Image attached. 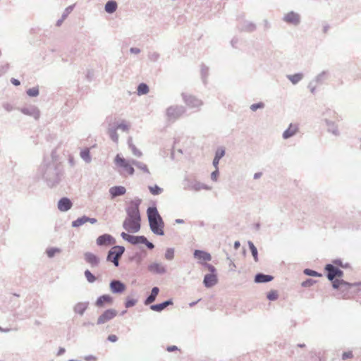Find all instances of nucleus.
Instances as JSON below:
<instances>
[{
  "mask_svg": "<svg viewBox=\"0 0 361 361\" xmlns=\"http://www.w3.org/2000/svg\"><path fill=\"white\" fill-rule=\"evenodd\" d=\"M26 93L30 97H37L39 95V89L38 87H32L30 88L26 91Z\"/></svg>",
  "mask_w": 361,
  "mask_h": 361,
  "instance_id": "864d4df0",
  "label": "nucleus"
},
{
  "mask_svg": "<svg viewBox=\"0 0 361 361\" xmlns=\"http://www.w3.org/2000/svg\"><path fill=\"white\" fill-rule=\"evenodd\" d=\"M329 78V72L327 71H323L319 74H317L313 80L312 82H314L318 85H321L324 83V82L327 80Z\"/></svg>",
  "mask_w": 361,
  "mask_h": 361,
  "instance_id": "7c9ffc66",
  "label": "nucleus"
},
{
  "mask_svg": "<svg viewBox=\"0 0 361 361\" xmlns=\"http://www.w3.org/2000/svg\"><path fill=\"white\" fill-rule=\"evenodd\" d=\"M255 29L256 25L253 23L249 21H245L243 25L239 28L240 31L248 32H252L255 31Z\"/></svg>",
  "mask_w": 361,
  "mask_h": 361,
  "instance_id": "72a5a7b5",
  "label": "nucleus"
},
{
  "mask_svg": "<svg viewBox=\"0 0 361 361\" xmlns=\"http://www.w3.org/2000/svg\"><path fill=\"white\" fill-rule=\"evenodd\" d=\"M137 91L138 95H143L147 94L149 90L148 85L146 83L142 82L138 85Z\"/></svg>",
  "mask_w": 361,
  "mask_h": 361,
  "instance_id": "ea45409f",
  "label": "nucleus"
},
{
  "mask_svg": "<svg viewBox=\"0 0 361 361\" xmlns=\"http://www.w3.org/2000/svg\"><path fill=\"white\" fill-rule=\"evenodd\" d=\"M130 163L132 165L136 166L137 168H138L139 169L142 170L143 172L145 173H149V171L148 170V168L147 166V165L141 161H138L137 160H135V159H131L130 160Z\"/></svg>",
  "mask_w": 361,
  "mask_h": 361,
  "instance_id": "4c0bfd02",
  "label": "nucleus"
},
{
  "mask_svg": "<svg viewBox=\"0 0 361 361\" xmlns=\"http://www.w3.org/2000/svg\"><path fill=\"white\" fill-rule=\"evenodd\" d=\"M333 264H336L340 267H342V268H347L348 267L349 264L348 263L346 264H343L342 262V260L341 259H336L334 260H333Z\"/></svg>",
  "mask_w": 361,
  "mask_h": 361,
  "instance_id": "bf43d9fd",
  "label": "nucleus"
},
{
  "mask_svg": "<svg viewBox=\"0 0 361 361\" xmlns=\"http://www.w3.org/2000/svg\"><path fill=\"white\" fill-rule=\"evenodd\" d=\"M304 75L302 73H298L293 75H288L287 78L292 82L293 85L298 84L302 80Z\"/></svg>",
  "mask_w": 361,
  "mask_h": 361,
  "instance_id": "c9c22d12",
  "label": "nucleus"
},
{
  "mask_svg": "<svg viewBox=\"0 0 361 361\" xmlns=\"http://www.w3.org/2000/svg\"><path fill=\"white\" fill-rule=\"evenodd\" d=\"M118 5L116 1L114 0L108 1L104 6L105 11L108 13H113L117 9Z\"/></svg>",
  "mask_w": 361,
  "mask_h": 361,
  "instance_id": "473e14b6",
  "label": "nucleus"
},
{
  "mask_svg": "<svg viewBox=\"0 0 361 361\" xmlns=\"http://www.w3.org/2000/svg\"><path fill=\"white\" fill-rule=\"evenodd\" d=\"M186 111L183 106H171L166 109V116L169 121H174L179 118Z\"/></svg>",
  "mask_w": 361,
  "mask_h": 361,
  "instance_id": "0eeeda50",
  "label": "nucleus"
},
{
  "mask_svg": "<svg viewBox=\"0 0 361 361\" xmlns=\"http://www.w3.org/2000/svg\"><path fill=\"white\" fill-rule=\"evenodd\" d=\"M159 293V288L157 286L153 287L151 290L150 294L145 300L144 304L145 305H151L152 303H153L155 301Z\"/></svg>",
  "mask_w": 361,
  "mask_h": 361,
  "instance_id": "bb28decb",
  "label": "nucleus"
},
{
  "mask_svg": "<svg viewBox=\"0 0 361 361\" xmlns=\"http://www.w3.org/2000/svg\"><path fill=\"white\" fill-rule=\"evenodd\" d=\"M123 228L129 233H137L141 228V221L135 219H125Z\"/></svg>",
  "mask_w": 361,
  "mask_h": 361,
  "instance_id": "1a4fd4ad",
  "label": "nucleus"
},
{
  "mask_svg": "<svg viewBox=\"0 0 361 361\" xmlns=\"http://www.w3.org/2000/svg\"><path fill=\"white\" fill-rule=\"evenodd\" d=\"M109 288L114 294H121L126 289V284L120 280L113 279L109 283Z\"/></svg>",
  "mask_w": 361,
  "mask_h": 361,
  "instance_id": "9b49d317",
  "label": "nucleus"
},
{
  "mask_svg": "<svg viewBox=\"0 0 361 361\" xmlns=\"http://www.w3.org/2000/svg\"><path fill=\"white\" fill-rule=\"evenodd\" d=\"M80 157L86 162L90 163L92 161V158L90 156V149L88 148H85L82 149L80 153Z\"/></svg>",
  "mask_w": 361,
  "mask_h": 361,
  "instance_id": "58836bf2",
  "label": "nucleus"
},
{
  "mask_svg": "<svg viewBox=\"0 0 361 361\" xmlns=\"http://www.w3.org/2000/svg\"><path fill=\"white\" fill-rule=\"evenodd\" d=\"M3 108L8 112H11L14 109V107L10 103H4Z\"/></svg>",
  "mask_w": 361,
  "mask_h": 361,
  "instance_id": "0e129e2a",
  "label": "nucleus"
},
{
  "mask_svg": "<svg viewBox=\"0 0 361 361\" xmlns=\"http://www.w3.org/2000/svg\"><path fill=\"white\" fill-rule=\"evenodd\" d=\"M317 85H317L316 83H314V82H312V80L309 82L307 87L310 89V91L312 94H315Z\"/></svg>",
  "mask_w": 361,
  "mask_h": 361,
  "instance_id": "052dcab7",
  "label": "nucleus"
},
{
  "mask_svg": "<svg viewBox=\"0 0 361 361\" xmlns=\"http://www.w3.org/2000/svg\"><path fill=\"white\" fill-rule=\"evenodd\" d=\"M225 155V149L224 147H219L215 152V156L213 159L212 164L217 169L220 159Z\"/></svg>",
  "mask_w": 361,
  "mask_h": 361,
  "instance_id": "2f4dec72",
  "label": "nucleus"
},
{
  "mask_svg": "<svg viewBox=\"0 0 361 361\" xmlns=\"http://www.w3.org/2000/svg\"><path fill=\"white\" fill-rule=\"evenodd\" d=\"M23 114L33 117L35 119H38L40 116L39 110L35 106H25L18 109Z\"/></svg>",
  "mask_w": 361,
  "mask_h": 361,
  "instance_id": "dca6fc26",
  "label": "nucleus"
},
{
  "mask_svg": "<svg viewBox=\"0 0 361 361\" xmlns=\"http://www.w3.org/2000/svg\"><path fill=\"white\" fill-rule=\"evenodd\" d=\"M324 270L326 272L327 279L331 281L332 283L333 281L336 280V278H341L343 276V271L332 264H326Z\"/></svg>",
  "mask_w": 361,
  "mask_h": 361,
  "instance_id": "6e6552de",
  "label": "nucleus"
},
{
  "mask_svg": "<svg viewBox=\"0 0 361 361\" xmlns=\"http://www.w3.org/2000/svg\"><path fill=\"white\" fill-rule=\"evenodd\" d=\"M278 293L276 290H271L267 293V298L271 301L276 300L278 298Z\"/></svg>",
  "mask_w": 361,
  "mask_h": 361,
  "instance_id": "13d9d810",
  "label": "nucleus"
},
{
  "mask_svg": "<svg viewBox=\"0 0 361 361\" xmlns=\"http://www.w3.org/2000/svg\"><path fill=\"white\" fill-rule=\"evenodd\" d=\"M209 74V68L202 64L201 66V76L204 83H206V79Z\"/></svg>",
  "mask_w": 361,
  "mask_h": 361,
  "instance_id": "49530a36",
  "label": "nucleus"
},
{
  "mask_svg": "<svg viewBox=\"0 0 361 361\" xmlns=\"http://www.w3.org/2000/svg\"><path fill=\"white\" fill-rule=\"evenodd\" d=\"M116 243V239L110 234H103L97 238V244L99 246L114 245Z\"/></svg>",
  "mask_w": 361,
  "mask_h": 361,
  "instance_id": "a211bd4d",
  "label": "nucleus"
},
{
  "mask_svg": "<svg viewBox=\"0 0 361 361\" xmlns=\"http://www.w3.org/2000/svg\"><path fill=\"white\" fill-rule=\"evenodd\" d=\"M128 145L129 148L131 149L133 155H135V157H141L142 156V152L140 150H139L135 147V145L133 143V140H132L131 137L128 138Z\"/></svg>",
  "mask_w": 361,
  "mask_h": 361,
  "instance_id": "e433bc0d",
  "label": "nucleus"
},
{
  "mask_svg": "<svg viewBox=\"0 0 361 361\" xmlns=\"http://www.w3.org/2000/svg\"><path fill=\"white\" fill-rule=\"evenodd\" d=\"M137 300L127 297L125 302V307L126 308H130L136 305Z\"/></svg>",
  "mask_w": 361,
  "mask_h": 361,
  "instance_id": "de8ad7c7",
  "label": "nucleus"
},
{
  "mask_svg": "<svg viewBox=\"0 0 361 361\" xmlns=\"http://www.w3.org/2000/svg\"><path fill=\"white\" fill-rule=\"evenodd\" d=\"M61 250L57 247H50L46 250V253L49 258L54 257L56 253H59Z\"/></svg>",
  "mask_w": 361,
  "mask_h": 361,
  "instance_id": "09e8293b",
  "label": "nucleus"
},
{
  "mask_svg": "<svg viewBox=\"0 0 361 361\" xmlns=\"http://www.w3.org/2000/svg\"><path fill=\"white\" fill-rule=\"evenodd\" d=\"M54 152L51 153V159L44 160L42 166V173L44 180L49 187H54L59 183L63 176L61 165L54 158Z\"/></svg>",
  "mask_w": 361,
  "mask_h": 361,
  "instance_id": "f257e3e1",
  "label": "nucleus"
},
{
  "mask_svg": "<svg viewBox=\"0 0 361 361\" xmlns=\"http://www.w3.org/2000/svg\"><path fill=\"white\" fill-rule=\"evenodd\" d=\"M173 305L172 299H169L159 304H154L150 305V309L153 311L161 312L168 306Z\"/></svg>",
  "mask_w": 361,
  "mask_h": 361,
  "instance_id": "b1692460",
  "label": "nucleus"
},
{
  "mask_svg": "<svg viewBox=\"0 0 361 361\" xmlns=\"http://www.w3.org/2000/svg\"><path fill=\"white\" fill-rule=\"evenodd\" d=\"M113 301V298L111 295L105 294L97 298L95 305L99 307H104L106 303L112 304Z\"/></svg>",
  "mask_w": 361,
  "mask_h": 361,
  "instance_id": "393cba45",
  "label": "nucleus"
},
{
  "mask_svg": "<svg viewBox=\"0 0 361 361\" xmlns=\"http://www.w3.org/2000/svg\"><path fill=\"white\" fill-rule=\"evenodd\" d=\"M73 203L68 197H62L58 202V209L61 212H67L71 209Z\"/></svg>",
  "mask_w": 361,
  "mask_h": 361,
  "instance_id": "4be33fe9",
  "label": "nucleus"
},
{
  "mask_svg": "<svg viewBox=\"0 0 361 361\" xmlns=\"http://www.w3.org/2000/svg\"><path fill=\"white\" fill-rule=\"evenodd\" d=\"M88 306V302H80L75 305L73 307V311L75 313L82 316L87 309Z\"/></svg>",
  "mask_w": 361,
  "mask_h": 361,
  "instance_id": "c85d7f7f",
  "label": "nucleus"
},
{
  "mask_svg": "<svg viewBox=\"0 0 361 361\" xmlns=\"http://www.w3.org/2000/svg\"><path fill=\"white\" fill-rule=\"evenodd\" d=\"M325 123L327 126L328 132L332 133L335 136H338L340 135L338 126L334 121L325 119Z\"/></svg>",
  "mask_w": 361,
  "mask_h": 361,
  "instance_id": "c756f323",
  "label": "nucleus"
},
{
  "mask_svg": "<svg viewBox=\"0 0 361 361\" xmlns=\"http://www.w3.org/2000/svg\"><path fill=\"white\" fill-rule=\"evenodd\" d=\"M117 315V311L114 309L106 310L97 319L98 325L103 324L113 319Z\"/></svg>",
  "mask_w": 361,
  "mask_h": 361,
  "instance_id": "9d476101",
  "label": "nucleus"
},
{
  "mask_svg": "<svg viewBox=\"0 0 361 361\" xmlns=\"http://www.w3.org/2000/svg\"><path fill=\"white\" fill-rule=\"evenodd\" d=\"M84 259L92 268L98 267L100 263L99 257L90 252H86L84 254Z\"/></svg>",
  "mask_w": 361,
  "mask_h": 361,
  "instance_id": "f3484780",
  "label": "nucleus"
},
{
  "mask_svg": "<svg viewBox=\"0 0 361 361\" xmlns=\"http://www.w3.org/2000/svg\"><path fill=\"white\" fill-rule=\"evenodd\" d=\"M304 274L305 275H307V276H315V277H318V276H322V274H319L317 271L312 270V269H305L304 270Z\"/></svg>",
  "mask_w": 361,
  "mask_h": 361,
  "instance_id": "5fc2aeb1",
  "label": "nucleus"
},
{
  "mask_svg": "<svg viewBox=\"0 0 361 361\" xmlns=\"http://www.w3.org/2000/svg\"><path fill=\"white\" fill-rule=\"evenodd\" d=\"M121 236L124 240L131 245H137L139 244H144L149 250L154 248V245L152 242H149L144 235H132L127 233L122 232Z\"/></svg>",
  "mask_w": 361,
  "mask_h": 361,
  "instance_id": "7ed1b4c3",
  "label": "nucleus"
},
{
  "mask_svg": "<svg viewBox=\"0 0 361 361\" xmlns=\"http://www.w3.org/2000/svg\"><path fill=\"white\" fill-rule=\"evenodd\" d=\"M148 189L150 191V192L154 195H160L163 192V189L158 186L157 185L149 186Z\"/></svg>",
  "mask_w": 361,
  "mask_h": 361,
  "instance_id": "a18cd8bd",
  "label": "nucleus"
},
{
  "mask_svg": "<svg viewBox=\"0 0 361 361\" xmlns=\"http://www.w3.org/2000/svg\"><path fill=\"white\" fill-rule=\"evenodd\" d=\"M115 163L118 166L123 168L129 175L134 174L135 170L134 168L132 166L130 161H127L123 157H120L119 154H117L115 158Z\"/></svg>",
  "mask_w": 361,
  "mask_h": 361,
  "instance_id": "f8f14e48",
  "label": "nucleus"
},
{
  "mask_svg": "<svg viewBox=\"0 0 361 361\" xmlns=\"http://www.w3.org/2000/svg\"><path fill=\"white\" fill-rule=\"evenodd\" d=\"M248 245L251 251L252 255L255 262H258V251L254 243L251 241H248Z\"/></svg>",
  "mask_w": 361,
  "mask_h": 361,
  "instance_id": "37998d69",
  "label": "nucleus"
},
{
  "mask_svg": "<svg viewBox=\"0 0 361 361\" xmlns=\"http://www.w3.org/2000/svg\"><path fill=\"white\" fill-rule=\"evenodd\" d=\"M193 255L195 258L199 260V263L201 264L203 262H207L212 259L211 255L204 250H195Z\"/></svg>",
  "mask_w": 361,
  "mask_h": 361,
  "instance_id": "6ab92c4d",
  "label": "nucleus"
},
{
  "mask_svg": "<svg viewBox=\"0 0 361 361\" xmlns=\"http://www.w3.org/2000/svg\"><path fill=\"white\" fill-rule=\"evenodd\" d=\"M264 103L260 102H258V103H255V104H252L250 106V109L252 111H257V109H263L264 108Z\"/></svg>",
  "mask_w": 361,
  "mask_h": 361,
  "instance_id": "4d7b16f0",
  "label": "nucleus"
},
{
  "mask_svg": "<svg viewBox=\"0 0 361 361\" xmlns=\"http://www.w3.org/2000/svg\"><path fill=\"white\" fill-rule=\"evenodd\" d=\"M142 202L141 199L135 197L131 200L128 207L126 208L127 217L126 219H135L141 221L139 207Z\"/></svg>",
  "mask_w": 361,
  "mask_h": 361,
  "instance_id": "20e7f679",
  "label": "nucleus"
},
{
  "mask_svg": "<svg viewBox=\"0 0 361 361\" xmlns=\"http://www.w3.org/2000/svg\"><path fill=\"white\" fill-rule=\"evenodd\" d=\"M146 255V252H135L134 255L130 258L131 260L135 261L137 264H140Z\"/></svg>",
  "mask_w": 361,
  "mask_h": 361,
  "instance_id": "a19ab883",
  "label": "nucleus"
},
{
  "mask_svg": "<svg viewBox=\"0 0 361 361\" xmlns=\"http://www.w3.org/2000/svg\"><path fill=\"white\" fill-rule=\"evenodd\" d=\"M125 252V247L121 245H114L107 253L106 261L111 262L115 267L119 266V259Z\"/></svg>",
  "mask_w": 361,
  "mask_h": 361,
  "instance_id": "39448f33",
  "label": "nucleus"
},
{
  "mask_svg": "<svg viewBox=\"0 0 361 361\" xmlns=\"http://www.w3.org/2000/svg\"><path fill=\"white\" fill-rule=\"evenodd\" d=\"M148 270L155 274H164L166 272V267L157 262H153L148 266Z\"/></svg>",
  "mask_w": 361,
  "mask_h": 361,
  "instance_id": "412c9836",
  "label": "nucleus"
},
{
  "mask_svg": "<svg viewBox=\"0 0 361 361\" xmlns=\"http://www.w3.org/2000/svg\"><path fill=\"white\" fill-rule=\"evenodd\" d=\"M218 283L217 274H207L204 276L203 284L206 288H212Z\"/></svg>",
  "mask_w": 361,
  "mask_h": 361,
  "instance_id": "aec40b11",
  "label": "nucleus"
},
{
  "mask_svg": "<svg viewBox=\"0 0 361 361\" xmlns=\"http://www.w3.org/2000/svg\"><path fill=\"white\" fill-rule=\"evenodd\" d=\"M126 192V188L121 185L114 186L109 189V193L112 199L118 196L123 195Z\"/></svg>",
  "mask_w": 361,
  "mask_h": 361,
  "instance_id": "a878e982",
  "label": "nucleus"
},
{
  "mask_svg": "<svg viewBox=\"0 0 361 361\" xmlns=\"http://www.w3.org/2000/svg\"><path fill=\"white\" fill-rule=\"evenodd\" d=\"M298 131V126L296 124L290 123L288 128L283 133V138L287 140L294 136Z\"/></svg>",
  "mask_w": 361,
  "mask_h": 361,
  "instance_id": "5701e85b",
  "label": "nucleus"
},
{
  "mask_svg": "<svg viewBox=\"0 0 361 361\" xmlns=\"http://www.w3.org/2000/svg\"><path fill=\"white\" fill-rule=\"evenodd\" d=\"M117 128H116L115 126H109L108 128V133L111 138V140L114 142L115 143H117L118 142V135L117 133Z\"/></svg>",
  "mask_w": 361,
  "mask_h": 361,
  "instance_id": "f704fd0d",
  "label": "nucleus"
},
{
  "mask_svg": "<svg viewBox=\"0 0 361 361\" xmlns=\"http://www.w3.org/2000/svg\"><path fill=\"white\" fill-rule=\"evenodd\" d=\"M115 126L117 129H121L124 132H128L130 128V126L125 121H123L121 123Z\"/></svg>",
  "mask_w": 361,
  "mask_h": 361,
  "instance_id": "603ef678",
  "label": "nucleus"
},
{
  "mask_svg": "<svg viewBox=\"0 0 361 361\" xmlns=\"http://www.w3.org/2000/svg\"><path fill=\"white\" fill-rule=\"evenodd\" d=\"M202 267L209 271V274H216V268L211 264L207 262L202 263Z\"/></svg>",
  "mask_w": 361,
  "mask_h": 361,
  "instance_id": "3c124183",
  "label": "nucleus"
},
{
  "mask_svg": "<svg viewBox=\"0 0 361 361\" xmlns=\"http://www.w3.org/2000/svg\"><path fill=\"white\" fill-rule=\"evenodd\" d=\"M353 357V353L350 351L344 352L342 355L343 360H346L348 358H351Z\"/></svg>",
  "mask_w": 361,
  "mask_h": 361,
  "instance_id": "774afa93",
  "label": "nucleus"
},
{
  "mask_svg": "<svg viewBox=\"0 0 361 361\" xmlns=\"http://www.w3.org/2000/svg\"><path fill=\"white\" fill-rule=\"evenodd\" d=\"M358 283H351L347 281H345L343 279H336L335 281H333V288L334 289H338L342 292L348 291L350 288L355 286H357Z\"/></svg>",
  "mask_w": 361,
  "mask_h": 361,
  "instance_id": "4468645a",
  "label": "nucleus"
},
{
  "mask_svg": "<svg viewBox=\"0 0 361 361\" xmlns=\"http://www.w3.org/2000/svg\"><path fill=\"white\" fill-rule=\"evenodd\" d=\"M183 189L187 190H191L194 191H200L201 190H210L212 188L204 183H202L201 182H199L196 180H191L188 178H185L183 180Z\"/></svg>",
  "mask_w": 361,
  "mask_h": 361,
  "instance_id": "423d86ee",
  "label": "nucleus"
},
{
  "mask_svg": "<svg viewBox=\"0 0 361 361\" xmlns=\"http://www.w3.org/2000/svg\"><path fill=\"white\" fill-rule=\"evenodd\" d=\"M174 257V249L167 248L165 252V258L168 260H171Z\"/></svg>",
  "mask_w": 361,
  "mask_h": 361,
  "instance_id": "6e6d98bb",
  "label": "nucleus"
},
{
  "mask_svg": "<svg viewBox=\"0 0 361 361\" xmlns=\"http://www.w3.org/2000/svg\"><path fill=\"white\" fill-rule=\"evenodd\" d=\"M87 222V216L84 215L81 217L78 218L76 220L72 221L71 225L73 227L77 228L85 224Z\"/></svg>",
  "mask_w": 361,
  "mask_h": 361,
  "instance_id": "79ce46f5",
  "label": "nucleus"
},
{
  "mask_svg": "<svg viewBox=\"0 0 361 361\" xmlns=\"http://www.w3.org/2000/svg\"><path fill=\"white\" fill-rule=\"evenodd\" d=\"M74 8V5H71V6H68L63 13L62 14V17H63V19H66L67 18V16L69 15V13L73 11Z\"/></svg>",
  "mask_w": 361,
  "mask_h": 361,
  "instance_id": "680f3d73",
  "label": "nucleus"
},
{
  "mask_svg": "<svg viewBox=\"0 0 361 361\" xmlns=\"http://www.w3.org/2000/svg\"><path fill=\"white\" fill-rule=\"evenodd\" d=\"M219 174V167H217V169H215V170L211 173V179L214 181H216L217 180Z\"/></svg>",
  "mask_w": 361,
  "mask_h": 361,
  "instance_id": "69168bd1",
  "label": "nucleus"
},
{
  "mask_svg": "<svg viewBox=\"0 0 361 361\" xmlns=\"http://www.w3.org/2000/svg\"><path fill=\"white\" fill-rule=\"evenodd\" d=\"M147 216L152 232L157 235H164V222L157 207H149L147 209Z\"/></svg>",
  "mask_w": 361,
  "mask_h": 361,
  "instance_id": "f03ea898",
  "label": "nucleus"
},
{
  "mask_svg": "<svg viewBox=\"0 0 361 361\" xmlns=\"http://www.w3.org/2000/svg\"><path fill=\"white\" fill-rule=\"evenodd\" d=\"M300 14L294 11H290L283 17L284 22L294 26H298L300 23Z\"/></svg>",
  "mask_w": 361,
  "mask_h": 361,
  "instance_id": "ddd939ff",
  "label": "nucleus"
},
{
  "mask_svg": "<svg viewBox=\"0 0 361 361\" xmlns=\"http://www.w3.org/2000/svg\"><path fill=\"white\" fill-rule=\"evenodd\" d=\"M84 275L87 281L90 283L95 282V281L97 280L96 276L88 269L85 271Z\"/></svg>",
  "mask_w": 361,
  "mask_h": 361,
  "instance_id": "c03bdc74",
  "label": "nucleus"
},
{
  "mask_svg": "<svg viewBox=\"0 0 361 361\" xmlns=\"http://www.w3.org/2000/svg\"><path fill=\"white\" fill-rule=\"evenodd\" d=\"M315 283V281L311 279H307L302 283V287H310Z\"/></svg>",
  "mask_w": 361,
  "mask_h": 361,
  "instance_id": "e2e57ef3",
  "label": "nucleus"
},
{
  "mask_svg": "<svg viewBox=\"0 0 361 361\" xmlns=\"http://www.w3.org/2000/svg\"><path fill=\"white\" fill-rule=\"evenodd\" d=\"M274 279L271 275L265 274L263 273H257L255 276V282L257 283H267Z\"/></svg>",
  "mask_w": 361,
  "mask_h": 361,
  "instance_id": "cd10ccee",
  "label": "nucleus"
},
{
  "mask_svg": "<svg viewBox=\"0 0 361 361\" xmlns=\"http://www.w3.org/2000/svg\"><path fill=\"white\" fill-rule=\"evenodd\" d=\"M160 58V54L158 52L153 51L149 52L148 59L152 62H157Z\"/></svg>",
  "mask_w": 361,
  "mask_h": 361,
  "instance_id": "8fccbe9b",
  "label": "nucleus"
},
{
  "mask_svg": "<svg viewBox=\"0 0 361 361\" xmlns=\"http://www.w3.org/2000/svg\"><path fill=\"white\" fill-rule=\"evenodd\" d=\"M184 102L190 108H199L202 105V102L192 95L182 94Z\"/></svg>",
  "mask_w": 361,
  "mask_h": 361,
  "instance_id": "2eb2a0df",
  "label": "nucleus"
},
{
  "mask_svg": "<svg viewBox=\"0 0 361 361\" xmlns=\"http://www.w3.org/2000/svg\"><path fill=\"white\" fill-rule=\"evenodd\" d=\"M9 68V64L8 63H6L4 66H1L0 67V73H1V75H2L3 74H4L5 73H6L8 71Z\"/></svg>",
  "mask_w": 361,
  "mask_h": 361,
  "instance_id": "338daca9",
  "label": "nucleus"
}]
</instances>
